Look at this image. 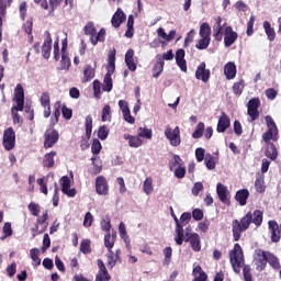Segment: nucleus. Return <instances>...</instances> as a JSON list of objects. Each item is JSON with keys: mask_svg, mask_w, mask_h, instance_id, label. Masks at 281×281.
Segmentation results:
<instances>
[{"mask_svg": "<svg viewBox=\"0 0 281 281\" xmlns=\"http://www.w3.org/2000/svg\"><path fill=\"white\" fill-rule=\"evenodd\" d=\"M268 225L269 231L271 232L272 243H280V226L276 223V221H270Z\"/></svg>", "mask_w": 281, "mask_h": 281, "instance_id": "nucleus-21", "label": "nucleus"}, {"mask_svg": "<svg viewBox=\"0 0 281 281\" xmlns=\"http://www.w3.org/2000/svg\"><path fill=\"white\" fill-rule=\"evenodd\" d=\"M251 212L247 213L240 221L234 220L232 224L233 237L234 240H240V236L243 232H247L249 229V225H251Z\"/></svg>", "mask_w": 281, "mask_h": 281, "instance_id": "nucleus-1", "label": "nucleus"}, {"mask_svg": "<svg viewBox=\"0 0 281 281\" xmlns=\"http://www.w3.org/2000/svg\"><path fill=\"white\" fill-rule=\"evenodd\" d=\"M235 199L239 203V205H247V199H249V191L246 189L237 191Z\"/></svg>", "mask_w": 281, "mask_h": 281, "instance_id": "nucleus-28", "label": "nucleus"}, {"mask_svg": "<svg viewBox=\"0 0 281 281\" xmlns=\"http://www.w3.org/2000/svg\"><path fill=\"white\" fill-rule=\"evenodd\" d=\"M205 131V124L203 122H200L196 125L195 131L192 134L193 139H200V137H203V132Z\"/></svg>", "mask_w": 281, "mask_h": 281, "instance_id": "nucleus-40", "label": "nucleus"}, {"mask_svg": "<svg viewBox=\"0 0 281 281\" xmlns=\"http://www.w3.org/2000/svg\"><path fill=\"white\" fill-rule=\"evenodd\" d=\"M195 157L198 161H203V159H205V149L201 147L196 148Z\"/></svg>", "mask_w": 281, "mask_h": 281, "instance_id": "nucleus-64", "label": "nucleus"}, {"mask_svg": "<svg viewBox=\"0 0 281 281\" xmlns=\"http://www.w3.org/2000/svg\"><path fill=\"white\" fill-rule=\"evenodd\" d=\"M192 218V214L190 213H183L180 217V225L183 229V227H186V225H188V223H190V220Z\"/></svg>", "mask_w": 281, "mask_h": 281, "instance_id": "nucleus-59", "label": "nucleus"}, {"mask_svg": "<svg viewBox=\"0 0 281 281\" xmlns=\"http://www.w3.org/2000/svg\"><path fill=\"white\" fill-rule=\"evenodd\" d=\"M44 142V148H52L59 139L60 135L56 131H46Z\"/></svg>", "mask_w": 281, "mask_h": 281, "instance_id": "nucleus-13", "label": "nucleus"}, {"mask_svg": "<svg viewBox=\"0 0 281 281\" xmlns=\"http://www.w3.org/2000/svg\"><path fill=\"white\" fill-rule=\"evenodd\" d=\"M251 223H254L257 227L262 225V212L260 210H256L251 213Z\"/></svg>", "mask_w": 281, "mask_h": 281, "instance_id": "nucleus-38", "label": "nucleus"}, {"mask_svg": "<svg viewBox=\"0 0 281 281\" xmlns=\"http://www.w3.org/2000/svg\"><path fill=\"white\" fill-rule=\"evenodd\" d=\"M125 21H126V14H124V11H122V9H117L112 16L111 23L113 27H120L122 23H124Z\"/></svg>", "mask_w": 281, "mask_h": 281, "instance_id": "nucleus-20", "label": "nucleus"}, {"mask_svg": "<svg viewBox=\"0 0 281 281\" xmlns=\"http://www.w3.org/2000/svg\"><path fill=\"white\" fill-rule=\"evenodd\" d=\"M67 40L63 42V47H61V69H69L71 66V60L69 59V56H67Z\"/></svg>", "mask_w": 281, "mask_h": 281, "instance_id": "nucleus-22", "label": "nucleus"}, {"mask_svg": "<svg viewBox=\"0 0 281 281\" xmlns=\"http://www.w3.org/2000/svg\"><path fill=\"white\" fill-rule=\"evenodd\" d=\"M224 74L227 80H234L236 78V65L234 63H228L224 66Z\"/></svg>", "mask_w": 281, "mask_h": 281, "instance_id": "nucleus-27", "label": "nucleus"}, {"mask_svg": "<svg viewBox=\"0 0 281 281\" xmlns=\"http://www.w3.org/2000/svg\"><path fill=\"white\" fill-rule=\"evenodd\" d=\"M98 137L101 138L102 140H104V139H106V137H109V127H106V125H103L99 128Z\"/></svg>", "mask_w": 281, "mask_h": 281, "instance_id": "nucleus-57", "label": "nucleus"}, {"mask_svg": "<svg viewBox=\"0 0 281 281\" xmlns=\"http://www.w3.org/2000/svg\"><path fill=\"white\" fill-rule=\"evenodd\" d=\"M91 225H93V215L91 212H88L85 215L83 227H91Z\"/></svg>", "mask_w": 281, "mask_h": 281, "instance_id": "nucleus-61", "label": "nucleus"}, {"mask_svg": "<svg viewBox=\"0 0 281 281\" xmlns=\"http://www.w3.org/2000/svg\"><path fill=\"white\" fill-rule=\"evenodd\" d=\"M238 40V33L234 32L232 26H227L224 31V44L225 47H232Z\"/></svg>", "mask_w": 281, "mask_h": 281, "instance_id": "nucleus-10", "label": "nucleus"}, {"mask_svg": "<svg viewBox=\"0 0 281 281\" xmlns=\"http://www.w3.org/2000/svg\"><path fill=\"white\" fill-rule=\"evenodd\" d=\"M99 272L97 274L95 281H109L111 280V274L106 270V266H104V261L102 259H98Z\"/></svg>", "mask_w": 281, "mask_h": 281, "instance_id": "nucleus-14", "label": "nucleus"}, {"mask_svg": "<svg viewBox=\"0 0 281 281\" xmlns=\"http://www.w3.org/2000/svg\"><path fill=\"white\" fill-rule=\"evenodd\" d=\"M104 245L109 249V251L113 249V245H115V233L112 234V236L111 234L104 236Z\"/></svg>", "mask_w": 281, "mask_h": 281, "instance_id": "nucleus-44", "label": "nucleus"}, {"mask_svg": "<svg viewBox=\"0 0 281 281\" xmlns=\"http://www.w3.org/2000/svg\"><path fill=\"white\" fill-rule=\"evenodd\" d=\"M93 155H100V150H102V144L99 139H94L91 147Z\"/></svg>", "mask_w": 281, "mask_h": 281, "instance_id": "nucleus-58", "label": "nucleus"}, {"mask_svg": "<svg viewBox=\"0 0 281 281\" xmlns=\"http://www.w3.org/2000/svg\"><path fill=\"white\" fill-rule=\"evenodd\" d=\"M173 221L176 223V245H183V240H186V229L181 227V221H179L176 215H173Z\"/></svg>", "mask_w": 281, "mask_h": 281, "instance_id": "nucleus-11", "label": "nucleus"}, {"mask_svg": "<svg viewBox=\"0 0 281 281\" xmlns=\"http://www.w3.org/2000/svg\"><path fill=\"white\" fill-rule=\"evenodd\" d=\"M176 63L181 71H188V66L186 65V50L182 48L178 49L176 53Z\"/></svg>", "mask_w": 281, "mask_h": 281, "instance_id": "nucleus-23", "label": "nucleus"}, {"mask_svg": "<svg viewBox=\"0 0 281 281\" xmlns=\"http://www.w3.org/2000/svg\"><path fill=\"white\" fill-rule=\"evenodd\" d=\"M266 123H267L268 130L278 131V126L276 125V121H273V117L267 115Z\"/></svg>", "mask_w": 281, "mask_h": 281, "instance_id": "nucleus-62", "label": "nucleus"}, {"mask_svg": "<svg viewBox=\"0 0 281 281\" xmlns=\"http://www.w3.org/2000/svg\"><path fill=\"white\" fill-rule=\"evenodd\" d=\"M93 131V119L91 115L86 117V137L87 139H91V133Z\"/></svg>", "mask_w": 281, "mask_h": 281, "instance_id": "nucleus-36", "label": "nucleus"}, {"mask_svg": "<svg viewBox=\"0 0 281 281\" xmlns=\"http://www.w3.org/2000/svg\"><path fill=\"white\" fill-rule=\"evenodd\" d=\"M229 260L235 273H240V267L245 265V257L240 244H235L234 249L229 252Z\"/></svg>", "mask_w": 281, "mask_h": 281, "instance_id": "nucleus-4", "label": "nucleus"}, {"mask_svg": "<svg viewBox=\"0 0 281 281\" xmlns=\"http://www.w3.org/2000/svg\"><path fill=\"white\" fill-rule=\"evenodd\" d=\"M269 256V252H265L261 249H257L255 250V255L254 258L256 260V262H258L257 265V269L258 271H263L265 267H267V258Z\"/></svg>", "mask_w": 281, "mask_h": 281, "instance_id": "nucleus-9", "label": "nucleus"}, {"mask_svg": "<svg viewBox=\"0 0 281 281\" xmlns=\"http://www.w3.org/2000/svg\"><path fill=\"white\" fill-rule=\"evenodd\" d=\"M27 209L29 211L31 212V214L33 216H38V214H41V205L34 203V202H31L29 205H27Z\"/></svg>", "mask_w": 281, "mask_h": 281, "instance_id": "nucleus-51", "label": "nucleus"}, {"mask_svg": "<svg viewBox=\"0 0 281 281\" xmlns=\"http://www.w3.org/2000/svg\"><path fill=\"white\" fill-rule=\"evenodd\" d=\"M45 34L46 38L42 46V56L47 60L49 56H52V34L48 31H46Z\"/></svg>", "mask_w": 281, "mask_h": 281, "instance_id": "nucleus-15", "label": "nucleus"}, {"mask_svg": "<svg viewBox=\"0 0 281 281\" xmlns=\"http://www.w3.org/2000/svg\"><path fill=\"white\" fill-rule=\"evenodd\" d=\"M199 35L201 38H211L210 36H212V27H210V24L205 22L202 23L200 26Z\"/></svg>", "mask_w": 281, "mask_h": 281, "instance_id": "nucleus-32", "label": "nucleus"}, {"mask_svg": "<svg viewBox=\"0 0 281 281\" xmlns=\"http://www.w3.org/2000/svg\"><path fill=\"white\" fill-rule=\"evenodd\" d=\"M266 157L271 159V161H276V159H278V148H276V145L271 144L267 147Z\"/></svg>", "mask_w": 281, "mask_h": 281, "instance_id": "nucleus-33", "label": "nucleus"}, {"mask_svg": "<svg viewBox=\"0 0 281 281\" xmlns=\"http://www.w3.org/2000/svg\"><path fill=\"white\" fill-rule=\"evenodd\" d=\"M80 251L82 254H91V240L85 239L80 245Z\"/></svg>", "mask_w": 281, "mask_h": 281, "instance_id": "nucleus-56", "label": "nucleus"}, {"mask_svg": "<svg viewBox=\"0 0 281 281\" xmlns=\"http://www.w3.org/2000/svg\"><path fill=\"white\" fill-rule=\"evenodd\" d=\"M216 192L220 201L225 203V205H229V190L222 183H217Z\"/></svg>", "mask_w": 281, "mask_h": 281, "instance_id": "nucleus-16", "label": "nucleus"}, {"mask_svg": "<svg viewBox=\"0 0 281 281\" xmlns=\"http://www.w3.org/2000/svg\"><path fill=\"white\" fill-rule=\"evenodd\" d=\"M278 135V130L277 131H271L268 130L263 135H262V139L263 142H271V139H273V136Z\"/></svg>", "mask_w": 281, "mask_h": 281, "instance_id": "nucleus-60", "label": "nucleus"}, {"mask_svg": "<svg viewBox=\"0 0 281 281\" xmlns=\"http://www.w3.org/2000/svg\"><path fill=\"white\" fill-rule=\"evenodd\" d=\"M138 137H145V139H153V130L147 127H139Z\"/></svg>", "mask_w": 281, "mask_h": 281, "instance_id": "nucleus-46", "label": "nucleus"}, {"mask_svg": "<svg viewBox=\"0 0 281 281\" xmlns=\"http://www.w3.org/2000/svg\"><path fill=\"white\" fill-rule=\"evenodd\" d=\"M153 178H146L144 183H143V191L145 194H153Z\"/></svg>", "mask_w": 281, "mask_h": 281, "instance_id": "nucleus-43", "label": "nucleus"}, {"mask_svg": "<svg viewBox=\"0 0 281 281\" xmlns=\"http://www.w3.org/2000/svg\"><path fill=\"white\" fill-rule=\"evenodd\" d=\"M165 137L169 140L171 146L177 147L181 144V130L179 126H176V128L172 130L170 125H167L165 128Z\"/></svg>", "mask_w": 281, "mask_h": 281, "instance_id": "nucleus-6", "label": "nucleus"}, {"mask_svg": "<svg viewBox=\"0 0 281 281\" xmlns=\"http://www.w3.org/2000/svg\"><path fill=\"white\" fill-rule=\"evenodd\" d=\"M117 254H120V251H116L115 255L114 252H112V250H109V252L106 254L108 267H110V269H113V267H115L117 262Z\"/></svg>", "mask_w": 281, "mask_h": 281, "instance_id": "nucleus-37", "label": "nucleus"}, {"mask_svg": "<svg viewBox=\"0 0 281 281\" xmlns=\"http://www.w3.org/2000/svg\"><path fill=\"white\" fill-rule=\"evenodd\" d=\"M41 104L44 106V109H47L49 106V93L44 92L41 97Z\"/></svg>", "mask_w": 281, "mask_h": 281, "instance_id": "nucleus-63", "label": "nucleus"}, {"mask_svg": "<svg viewBox=\"0 0 281 281\" xmlns=\"http://www.w3.org/2000/svg\"><path fill=\"white\" fill-rule=\"evenodd\" d=\"M186 243H190L193 251H201V237L196 233H191L190 231L184 232Z\"/></svg>", "mask_w": 281, "mask_h": 281, "instance_id": "nucleus-8", "label": "nucleus"}, {"mask_svg": "<svg viewBox=\"0 0 281 281\" xmlns=\"http://www.w3.org/2000/svg\"><path fill=\"white\" fill-rule=\"evenodd\" d=\"M263 29L269 38V41H276V30H273V27H271V23L269 22H263Z\"/></svg>", "mask_w": 281, "mask_h": 281, "instance_id": "nucleus-35", "label": "nucleus"}, {"mask_svg": "<svg viewBox=\"0 0 281 281\" xmlns=\"http://www.w3.org/2000/svg\"><path fill=\"white\" fill-rule=\"evenodd\" d=\"M41 250L38 248H32L30 250V257L32 259L33 267L41 266Z\"/></svg>", "mask_w": 281, "mask_h": 281, "instance_id": "nucleus-29", "label": "nucleus"}, {"mask_svg": "<svg viewBox=\"0 0 281 281\" xmlns=\"http://www.w3.org/2000/svg\"><path fill=\"white\" fill-rule=\"evenodd\" d=\"M255 187L257 192H265V190H267V187L265 186V176H259L257 177L256 181H255Z\"/></svg>", "mask_w": 281, "mask_h": 281, "instance_id": "nucleus-39", "label": "nucleus"}, {"mask_svg": "<svg viewBox=\"0 0 281 281\" xmlns=\"http://www.w3.org/2000/svg\"><path fill=\"white\" fill-rule=\"evenodd\" d=\"M2 232L4 234V236L1 237L2 240L4 238H8V237L12 236V224L10 222L4 223V225L2 227Z\"/></svg>", "mask_w": 281, "mask_h": 281, "instance_id": "nucleus-53", "label": "nucleus"}, {"mask_svg": "<svg viewBox=\"0 0 281 281\" xmlns=\"http://www.w3.org/2000/svg\"><path fill=\"white\" fill-rule=\"evenodd\" d=\"M182 165H183V161L181 160V157H179L178 155H175L172 160L169 164V168L171 171H175V166H177V168H181Z\"/></svg>", "mask_w": 281, "mask_h": 281, "instance_id": "nucleus-48", "label": "nucleus"}, {"mask_svg": "<svg viewBox=\"0 0 281 281\" xmlns=\"http://www.w3.org/2000/svg\"><path fill=\"white\" fill-rule=\"evenodd\" d=\"M56 155V151H50L49 154H46L44 157V166L46 168H54V156Z\"/></svg>", "mask_w": 281, "mask_h": 281, "instance_id": "nucleus-41", "label": "nucleus"}, {"mask_svg": "<svg viewBox=\"0 0 281 281\" xmlns=\"http://www.w3.org/2000/svg\"><path fill=\"white\" fill-rule=\"evenodd\" d=\"M85 82H89V80H93L95 78V65L92 67L91 65H87L83 70Z\"/></svg>", "mask_w": 281, "mask_h": 281, "instance_id": "nucleus-30", "label": "nucleus"}, {"mask_svg": "<svg viewBox=\"0 0 281 281\" xmlns=\"http://www.w3.org/2000/svg\"><path fill=\"white\" fill-rule=\"evenodd\" d=\"M15 101L16 105L12 108V117L14 124H21V116H19L18 111H23V106L25 105V92L23 91V87L18 85L15 88Z\"/></svg>", "mask_w": 281, "mask_h": 281, "instance_id": "nucleus-2", "label": "nucleus"}, {"mask_svg": "<svg viewBox=\"0 0 281 281\" xmlns=\"http://www.w3.org/2000/svg\"><path fill=\"white\" fill-rule=\"evenodd\" d=\"M211 37H201L195 44L196 49H207L210 47Z\"/></svg>", "mask_w": 281, "mask_h": 281, "instance_id": "nucleus-42", "label": "nucleus"}, {"mask_svg": "<svg viewBox=\"0 0 281 281\" xmlns=\"http://www.w3.org/2000/svg\"><path fill=\"white\" fill-rule=\"evenodd\" d=\"M108 72L103 79V91L111 92L113 90V79L111 76L115 72V52L111 53L108 57Z\"/></svg>", "mask_w": 281, "mask_h": 281, "instance_id": "nucleus-3", "label": "nucleus"}, {"mask_svg": "<svg viewBox=\"0 0 281 281\" xmlns=\"http://www.w3.org/2000/svg\"><path fill=\"white\" fill-rule=\"evenodd\" d=\"M204 161L209 170H214V168H216V161L214 160V156H212V154H206Z\"/></svg>", "mask_w": 281, "mask_h": 281, "instance_id": "nucleus-45", "label": "nucleus"}, {"mask_svg": "<svg viewBox=\"0 0 281 281\" xmlns=\"http://www.w3.org/2000/svg\"><path fill=\"white\" fill-rule=\"evenodd\" d=\"M243 89H245V81L243 80L234 83L233 86V92L235 93V95H240V93H243Z\"/></svg>", "mask_w": 281, "mask_h": 281, "instance_id": "nucleus-55", "label": "nucleus"}, {"mask_svg": "<svg viewBox=\"0 0 281 281\" xmlns=\"http://www.w3.org/2000/svg\"><path fill=\"white\" fill-rule=\"evenodd\" d=\"M267 262L272 267V269H276L277 271L280 270V259L276 257V255L268 252Z\"/></svg>", "mask_w": 281, "mask_h": 281, "instance_id": "nucleus-31", "label": "nucleus"}, {"mask_svg": "<svg viewBox=\"0 0 281 281\" xmlns=\"http://www.w3.org/2000/svg\"><path fill=\"white\" fill-rule=\"evenodd\" d=\"M69 188H71V180L69 179V177L64 176L61 178V192H64V194H67V196H76V189Z\"/></svg>", "mask_w": 281, "mask_h": 281, "instance_id": "nucleus-18", "label": "nucleus"}, {"mask_svg": "<svg viewBox=\"0 0 281 281\" xmlns=\"http://www.w3.org/2000/svg\"><path fill=\"white\" fill-rule=\"evenodd\" d=\"M60 113H63V110L60 109V104H56L55 105V111L54 114L50 119V123L54 124H58V119L60 117Z\"/></svg>", "mask_w": 281, "mask_h": 281, "instance_id": "nucleus-47", "label": "nucleus"}, {"mask_svg": "<svg viewBox=\"0 0 281 281\" xmlns=\"http://www.w3.org/2000/svg\"><path fill=\"white\" fill-rule=\"evenodd\" d=\"M119 233H120L121 238L123 240H125V243L128 245V235L126 234V225L124 224V222L120 223Z\"/></svg>", "mask_w": 281, "mask_h": 281, "instance_id": "nucleus-50", "label": "nucleus"}, {"mask_svg": "<svg viewBox=\"0 0 281 281\" xmlns=\"http://www.w3.org/2000/svg\"><path fill=\"white\" fill-rule=\"evenodd\" d=\"M229 125H231L229 116H227V114L225 113H222L217 123V133H225V131L229 128Z\"/></svg>", "mask_w": 281, "mask_h": 281, "instance_id": "nucleus-24", "label": "nucleus"}, {"mask_svg": "<svg viewBox=\"0 0 281 281\" xmlns=\"http://www.w3.org/2000/svg\"><path fill=\"white\" fill-rule=\"evenodd\" d=\"M164 256H165L164 265L168 267V265H170V260H172V248L166 247L164 249Z\"/></svg>", "mask_w": 281, "mask_h": 281, "instance_id": "nucleus-49", "label": "nucleus"}, {"mask_svg": "<svg viewBox=\"0 0 281 281\" xmlns=\"http://www.w3.org/2000/svg\"><path fill=\"white\" fill-rule=\"evenodd\" d=\"M14 146H16V133L12 127H9L3 134V147L5 150H12Z\"/></svg>", "mask_w": 281, "mask_h": 281, "instance_id": "nucleus-7", "label": "nucleus"}, {"mask_svg": "<svg viewBox=\"0 0 281 281\" xmlns=\"http://www.w3.org/2000/svg\"><path fill=\"white\" fill-rule=\"evenodd\" d=\"M259 106H260V100L258 99H251L248 102V115L252 122H256V120H258L260 115V113L258 112Z\"/></svg>", "mask_w": 281, "mask_h": 281, "instance_id": "nucleus-12", "label": "nucleus"}, {"mask_svg": "<svg viewBox=\"0 0 281 281\" xmlns=\"http://www.w3.org/2000/svg\"><path fill=\"white\" fill-rule=\"evenodd\" d=\"M223 27H225V24H214L213 26V36L215 41H223Z\"/></svg>", "mask_w": 281, "mask_h": 281, "instance_id": "nucleus-34", "label": "nucleus"}, {"mask_svg": "<svg viewBox=\"0 0 281 281\" xmlns=\"http://www.w3.org/2000/svg\"><path fill=\"white\" fill-rule=\"evenodd\" d=\"M95 188L99 194H109V184L106 183V179H104V177L100 176L97 178Z\"/></svg>", "mask_w": 281, "mask_h": 281, "instance_id": "nucleus-19", "label": "nucleus"}, {"mask_svg": "<svg viewBox=\"0 0 281 281\" xmlns=\"http://www.w3.org/2000/svg\"><path fill=\"white\" fill-rule=\"evenodd\" d=\"M85 34L87 36H90V41L92 45H98V43H104V37L106 36V31L104 29H101L99 33H95V25H93V22H89L85 26Z\"/></svg>", "mask_w": 281, "mask_h": 281, "instance_id": "nucleus-5", "label": "nucleus"}, {"mask_svg": "<svg viewBox=\"0 0 281 281\" xmlns=\"http://www.w3.org/2000/svg\"><path fill=\"white\" fill-rule=\"evenodd\" d=\"M154 71V78H157L158 76H161V71H164V60L157 61V64L153 68Z\"/></svg>", "mask_w": 281, "mask_h": 281, "instance_id": "nucleus-52", "label": "nucleus"}, {"mask_svg": "<svg viewBox=\"0 0 281 281\" xmlns=\"http://www.w3.org/2000/svg\"><path fill=\"white\" fill-rule=\"evenodd\" d=\"M196 80H202V82H207L210 80V69L205 68V63L198 66L195 71Z\"/></svg>", "mask_w": 281, "mask_h": 281, "instance_id": "nucleus-17", "label": "nucleus"}, {"mask_svg": "<svg viewBox=\"0 0 281 281\" xmlns=\"http://www.w3.org/2000/svg\"><path fill=\"white\" fill-rule=\"evenodd\" d=\"M124 139H126L128 142V146L131 148H139V146H142V144H144V140H142V138H139V136H131L128 134H124Z\"/></svg>", "mask_w": 281, "mask_h": 281, "instance_id": "nucleus-26", "label": "nucleus"}, {"mask_svg": "<svg viewBox=\"0 0 281 281\" xmlns=\"http://www.w3.org/2000/svg\"><path fill=\"white\" fill-rule=\"evenodd\" d=\"M135 50L128 49L125 54V64L128 67L130 71H135L137 69V65L135 64Z\"/></svg>", "mask_w": 281, "mask_h": 281, "instance_id": "nucleus-25", "label": "nucleus"}, {"mask_svg": "<svg viewBox=\"0 0 281 281\" xmlns=\"http://www.w3.org/2000/svg\"><path fill=\"white\" fill-rule=\"evenodd\" d=\"M102 122H111V105H105L102 110Z\"/></svg>", "mask_w": 281, "mask_h": 281, "instance_id": "nucleus-54", "label": "nucleus"}]
</instances>
